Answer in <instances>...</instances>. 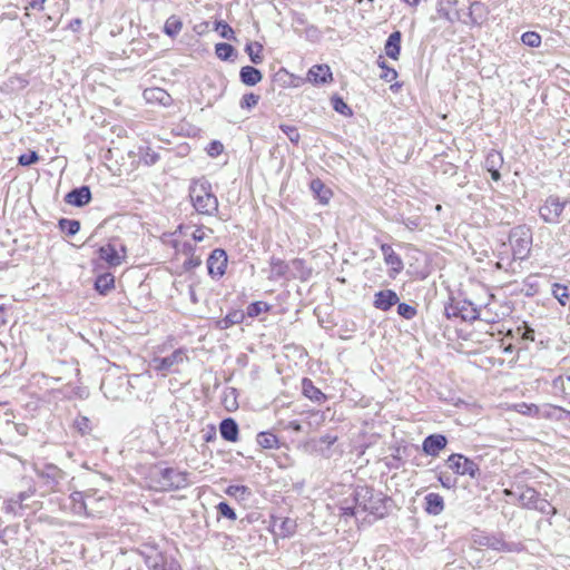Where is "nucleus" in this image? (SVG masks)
<instances>
[{
  "label": "nucleus",
  "instance_id": "nucleus-19",
  "mask_svg": "<svg viewBox=\"0 0 570 570\" xmlns=\"http://www.w3.org/2000/svg\"><path fill=\"white\" fill-rule=\"evenodd\" d=\"M91 199V193L88 186H81L79 188H75L71 191H69L66 197L65 202L67 204L82 207L87 205Z\"/></svg>",
  "mask_w": 570,
  "mask_h": 570
},
{
  "label": "nucleus",
  "instance_id": "nucleus-44",
  "mask_svg": "<svg viewBox=\"0 0 570 570\" xmlns=\"http://www.w3.org/2000/svg\"><path fill=\"white\" fill-rule=\"evenodd\" d=\"M397 314L406 320H412L416 315V309L406 303H399Z\"/></svg>",
  "mask_w": 570,
  "mask_h": 570
},
{
  "label": "nucleus",
  "instance_id": "nucleus-4",
  "mask_svg": "<svg viewBox=\"0 0 570 570\" xmlns=\"http://www.w3.org/2000/svg\"><path fill=\"white\" fill-rule=\"evenodd\" d=\"M157 488L161 491L184 489L189 484L188 473L174 468H164L155 473Z\"/></svg>",
  "mask_w": 570,
  "mask_h": 570
},
{
  "label": "nucleus",
  "instance_id": "nucleus-63",
  "mask_svg": "<svg viewBox=\"0 0 570 570\" xmlns=\"http://www.w3.org/2000/svg\"><path fill=\"white\" fill-rule=\"evenodd\" d=\"M556 406H548L547 410H544L543 412L540 411V414L539 416H543V417H553L554 416V413L557 411H553L552 409H554Z\"/></svg>",
  "mask_w": 570,
  "mask_h": 570
},
{
  "label": "nucleus",
  "instance_id": "nucleus-59",
  "mask_svg": "<svg viewBox=\"0 0 570 570\" xmlns=\"http://www.w3.org/2000/svg\"><path fill=\"white\" fill-rule=\"evenodd\" d=\"M439 481L446 489H451L454 487V480L450 475L440 474Z\"/></svg>",
  "mask_w": 570,
  "mask_h": 570
},
{
  "label": "nucleus",
  "instance_id": "nucleus-45",
  "mask_svg": "<svg viewBox=\"0 0 570 570\" xmlns=\"http://www.w3.org/2000/svg\"><path fill=\"white\" fill-rule=\"evenodd\" d=\"M216 31L219 32L220 37L225 39H233L234 38V30L233 28L226 23L225 21H218L216 22Z\"/></svg>",
  "mask_w": 570,
  "mask_h": 570
},
{
  "label": "nucleus",
  "instance_id": "nucleus-37",
  "mask_svg": "<svg viewBox=\"0 0 570 570\" xmlns=\"http://www.w3.org/2000/svg\"><path fill=\"white\" fill-rule=\"evenodd\" d=\"M522 42L531 48H537L541 43V37L534 31H527L521 37Z\"/></svg>",
  "mask_w": 570,
  "mask_h": 570
},
{
  "label": "nucleus",
  "instance_id": "nucleus-17",
  "mask_svg": "<svg viewBox=\"0 0 570 570\" xmlns=\"http://www.w3.org/2000/svg\"><path fill=\"white\" fill-rule=\"evenodd\" d=\"M484 539H485L484 547H488L495 551L520 552L522 550L521 543L507 542L501 537L488 535V537H484Z\"/></svg>",
  "mask_w": 570,
  "mask_h": 570
},
{
  "label": "nucleus",
  "instance_id": "nucleus-7",
  "mask_svg": "<svg viewBox=\"0 0 570 570\" xmlns=\"http://www.w3.org/2000/svg\"><path fill=\"white\" fill-rule=\"evenodd\" d=\"M567 202H562L558 196L547 197L543 205L539 208L540 217L548 224H559L560 217Z\"/></svg>",
  "mask_w": 570,
  "mask_h": 570
},
{
  "label": "nucleus",
  "instance_id": "nucleus-53",
  "mask_svg": "<svg viewBox=\"0 0 570 570\" xmlns=\"http://www.w3.org/2000/svg\"><path fill=\"white\" fill-rule=\"evenodd\" d=\"M438 14H439L441 18H443V19H445L446 21H449V22H453V21H454V19H453V17L451 16V13H450L449 9H448V8H445V7L442 4V2H439V4H438Z\"/></svg>",
  "mask_w": 570,
  "mask_h": 570
},
{
  "label": "nucleus",
  "instance_id": "nucleus-28",
  "mask_svg": "<svg viewBox=\"0 0 570 570\" xmlns=\"http://www.w3.org/2000/svg\"><path fill=\"white\" fill-rule=\"evenodd\" d=\"M256 441L263 449H277L279 443L277 436L272 432H259Z\"/></svg>",
  "mask_w": 570,
  "mask_h": 570
},
{
  "label": "nucleus",
  "instance_id": "nucleus-47",
  "mask_svg": "<svg viewBox=\"0 0 570 570\" xmlns=\"http://www.w3.org/2000/svg\"><path fill=\"white\" fill-rule=\"evenodd\" d=\"M38 160H39V156H38V154L36 151H30V153H27V154H22L18 158V163L21 166H30L32 164H36Z\"/></svg>",
  "mask_w": 570,
  "mask_h": 570
},
{
  "label": "nucleus",
  "instance_id": "nucleus-35",
  "mask_svg": "<svg viewBox=\"0 0 570 570\" xmlns=\"http://www.w3.org/2000/svg\"><path fill=\"white\" fill-rule=\"evenodd\" d=\"M502 164L503 158L501 154L497 150H491L485 157L484 167L487 168V170H490L494 168H500Z\"/></svg>",
  "mask_w": 570,
  "mask_h": 570
},
{
  "label": "nucleus",
  "instance_id": "nucleus-48",
  "mask_svg": "<svg viewBox=\"0 0 570 570\" xmlns=\"http://www.w3.org/2000/svg\"><path fill=\"white\" fill-rule=\"evenodd\" d=\"M217 510L218 513L226 519L234 521L237 518L235 511L226 502L218 503Z\"/></svg>",
  "mask_w": 570,
  "mask_h": 570
},
{
  "label": "nucleus",
  "instance_id": "nucleus-1",
  "mask_svg": "<svg viewBox=\"0 0 570 570\" xmlns=\"http://www.w3.org/2000/svg\"><path fill=\"white\" fill-rule=\"evenodd\" d=\"M386 498L368 487H357L351 500L346 499L341 504V513L345 518H356L367 512L377 518L386 514Z\"/></svg>",
  "mask_w": 570,
  "mask_h": 570
},
{
  "label": "nucleus",
  "instance_id": "nucleus-26",
  "mask_svg": "<svg viewBox=\"0 0 570 570\" xmlns=\"http://www.w3.org/2000/svg\"><path fill=\"white\" fill-rule=\"evenodd\" d=\"M115 286V277L110 273L99 275L95 282V288L100 294H107Z\"/></svg>",
  "mask_w": 570,
  "mask_h": 570
},
{
  "label": "nucleus",
  "instance_id": "nucleus-29",
  "mask_svg": "<svg viewBox=\"0 0 570 570\" xmlns=\"http://www.w3.org/2000/svg\"><path fill=\"white\" fill-rule=\"evenodd\" d=\"M288 269L287 264L276 257H272L271 259V275L269 278L272 279H278L286 275Z\"/></svg>",
  "mask_w": 570,
  "mask_h": 570
},
{
  "label": "nucleus",
  "instance_id": "nucleus-57",
  "mask_svg": "<svg viewBox=\"0 0 570 570\" xmlns=\"http://www.w3.org/2000/svg\"><path fill=\"white\" fill-rule=\"evenodd\" d=\"M28 498H29V494L27 492L18 493L16 499H10L8 501V509H11V504H21Z\"/></svg>",
  "mask_w": 570,
  "mask_h": 570
},
{
  "label": "nucleus",
  "instance_id": "nucleus-16",
  "mask_svg": "<svg viewBox=\"0 0 570 570\" xmlns=\"http://www.w3.org/2000/svg\"><path fill=\"white\" fill-rule=\"evenodd\" d=\"M307 80L313 85H324L333 80L331 68L327 65H314L307 72Z\"/></svg>",
  "mask_w": 570,
  "mask_h": 570
},
{
  "label": "nucleus",
  "instance_id": "nucleus-64",
  "mask_svg": "<svg viewBox=\"0 0 570 570\" xmlns=\"http://www.w3.org/2000/svg\"><path fill=\"white\" fill-rule=\"evenodd\" d=\"M499 169H500V168H494V169H490V170H488V171L491 174V178H492L494 181H498V180H500V178H501V175H500Z\"/></svg>",
  "mask_w": 570,
  "mask_h": 570
},
{
  "label": "nucleus",
  "instance_id": "nucleus-8",
  "mask_svg": "<svg viewBox=\"0 0 570 570\" xmlns=\"http://www.w3.org/2000/svg\"><path fill=\"white\" fill-rule=\"evenodd\" d=\"M448 466L459 475H469L475 479L479 475V465L470 460L469 458L454 453L451 454L446 460Z\"/></svg>",
  "mask_w": 570,
  "mask_h": 570
},
{
  "label": "nucleus",
  "instance_id": "nucleus-50",
  "mask_svg": "<svg viewBox=\"0 0 570 570\" xmlns=\"http://www.w3.org/2000/svg\"><path fill=\"white\" fill-rule=\"evenodd\" d=\"M295 528H296V523L292 519H285L281 525L283 535H291L292 533H294Z\"/></svg>",
  "mask_w": 570,
  "mask_h": 570
},
{
  "label": "nucleus",
  "instance_id": "nucleus-6",
  "mask_svg": "<svg viewBox=\"0 0 570 570\" xmlns=\"http://www.w3.org/2000/svg\"><path fill=\"white\" fill-rule=\"evenodd\" d=\"M186 361H188L186 351L178 348L168 356L154 357L151 365L155 371L161 372L163 375H166L169 372H176L177 367Z\"/></svg>",
  "mask_w": 570,
  "mask_h": 570
},
{
  "label": "nucleus",
  "instance_id": "nucleus-39",
  "mask_svg": "<svg viewBox=\"0 0 570 570\" xmlns=\"http://www.w3.org/2000/svg\"><path fill=\"white\" fill-rule=\"evenodd\" d=\"M281 130L287 136V138L295 145L298 144L301 139V135L298 132V129L295 126L291 125H281Z\"/></svg>",
  "mask_w": 570,
  "mask_h": 570
},
{
  "label": "nucleus",
  "instance_id": "nucleus-56",
  "mask_svg": "<svg viewBox=\"0 0 570 570\" xmlns=\"http://www.w3.org/2000/svg\"><path fill=\"white\" fill-rule=\"evenodd\" d=\"M76 426L82 433L89 430V420L86 416L78 417L76 420Z\"/></svg>",
  "mask_w": 570,
  "mask_h": 570
},
{
  "label": "nucleus",
  "instance_id": "nucleus-33",
  "mask_svg": "<svg viewBox=\"0 0 570 570\" xmlns=\"http://www.w3.org/2000/svg\"><path fill=\"white\" fill-rule=\"evenodd\" d=\"M377 66L383 70V72L380 75L381 79L391 82L397 78V72L394 68H391L386 65L385 59L380 56L377 58Z\"/></svg>",
  "mask_w": 570,
  "mask_h": 570
},
{
  "label": "nucleus",
  "instance_id": "nucleus-13",
  "mask_svg": "<svg viewBox=\"0 0 570 570\" xmlns=\"http://www.w3.org/2000/svg\"><path fill=\"white\" fill-rule=\"evenodd\" d=\"M503 493L505 497H515L519 503L527 509H533V505H535L540 499V494L530 487L521 488L519 492L505 489Z\"/></svg>",
  "mask_w": 570,
  "mask_h": 570
},
{
  "label": "nucleus",
  "instance_id": "nucleus-31",
  "mask_svg": "<svg viewBox=\"0 0 570 570\" xmlns=\"http://www.w3.org/2000/svg\"><path fill=\"white\" fill-rule=\"evenodd\" d=\"M245 51L249 56V59L253 63L259 65L263 62V46L259 42L247 43Z\"/></svg>",
  "mask_w": 570,
  "mask_h": 570
},
{
  "label": "nucleus",
  "instance_id": "nucleus-23",
  "mask_svg": "<svg viewBox=\"0 0 570 570\" xmlns=\"http://www.w3.org/2000/svg\"><path fill=\"white\" fill-rule=\"evenodd\" d=\"M401 38L402 35L400 31L392 32L384 46V51L387 57H390L393 60H397L401 52Z\"/></svg>",
  "mask_w": 570,
  "mask_h": 570
},
{
  "label": "nucleus",
  "instance_id": "nucleus-54",
  "mask_svg": "<svg viewBox=\"0 0 570 570\" xmlns=\"http://www.w3.org/2000/svg\"><path fill=\"white\" fill-rule=\"evenodd\" d=\"M336 441H337V436L336 435L326 434V435L321 436L317 442H318V444L325 445L328 449Z\"/></svg>",
  "mask_w": 570,
  "mask_h": 570
},
{
  "label": "nucleus",
  "instance_id": "nucleus-61",
  "mask_svg": "<svg viewBox=\"0 0 570 570\" xmlns=\"http://www.w3.org/2000/svg\"><path fill=\"white\" fill-rule=\"evenodd\" d=\"M191 238L195 240V242H203L205 239V232L203 228H197L196 230L193 232L191 234Z\"/></svg>",
  "mask_w": 570,
  "mask_h": 570
},
{
  "label": "nucleus",
  "instance_id": "nucleus-43",
  "mask_svg": "<svg viewBox=\"0 0 570 570\" xmlns=\"http://www.w3.org/2000/svg\"><path fill=\"white\" fill-rule=\"evenodd\" d=\"M553 296L559 301L561 305H566V299L568 298V288L561 284H553L552 287Z\"/></svg>",
  "mask_w": 570,
  "mask_h": 570
},
{
  "label": "nucleus",
  "instance_id": "nucleus-27",
  "mask_svg": "<svg viewBox=\"0 0 570 570\" xmlns=\"http://www.w3.org/2000/svg\"><path fill=\"white\" fill-rule=\"evenodd\" d=\"M245 318V314L240 309L229 312L223 320L218 321V326L222 330H227L233 325L240 324Z\"/></svg>",
  "mask_w": 570,
  "mask_h": 570
},
{
  "label": "nucleus",
  "instance_id": "nucleus-46",
  "mask_svg": "<svg viewBox=\"0 0 570 570\" xmlns=\"http://www.w3.org/2000/svg\"><path fill=\"white\" fill-rule=\"evenodd\" d=\"M265 311H267V304L263 302H254L247 306V315L249 317H256Z\"/></svg>",
  "mask_w": 570,
  "mask_h": 570
},
{
  "label": "nucleus",
  "instance_id": "nucleus-3",
  "mask_svg": "<svg viewBox=\"0 0 570 570\" xmlns=\"http://www.w3.org/2000/svg\"><path fill=\"white\" fill-rule=\"evenodd\" d=\"M509 242L514 259L522 261L527 258L532 245L531 229L525 225L513 227L509 235Z\"/></svg>",
  "mask_w": 570,
  "mask_h": 570
},
{
  "label": "nucleus",
  "instance_id": "nucleus-15",
  "mask_svg": "<svg viewBox=\"0 0 570 570\" xmlns=\"http://www.w3.org/2000/svg\"><path fill=\"white\" fill-rule=\"evenodd\" d=\"M446 444L448 440L444 435L431 434L424 439L422 450L426 455L438 456Z\"/></svg>",
  "mask_w": 570,
  "mask_h": 570
},
{
  "label": "nucleus",
  "instance_id": "nucleus-11",
  "mask_svg": "<svg viewBox=\"0 0 570 570\" xmlns=\"http://www.w3.org/2000/svg\"><path fill=\"white\" fill-rule=\"evenodd\" d=\"M227 267V255L224 249L216 248L207 259L208 274L212 277L219 278L225 274Z\"/></svg>",
  "mask_w": 570,
  "mask_h": 570
},
{
  "label": "nucleus",
  "instance_id": "nucleus-34",
  "mask_svg": "<svg viewBox=\"0 0 570 570\" xmlns=\"http://www.w3.org/2000/svg\"><path fill=\"white\" fill-rule=\"evenodd\" d=\"M226 493L230 497H234L236 499H239V500H247L252 492L249 490L248 487L246 485H236V484H233V485H229L227 489H226Z\"/></svg>",
  "mask_w": 570,
  "mask_h": 570
},
{
  "label": "nucleus",
  "instance_id": "nucleus-30",
  "mask_svg": "<svg viewBox=\"0 0 570 570\" xmlns=\"http://www.w3.org/2000/svg\"><path fill=\"white\" fill-rule=\"evenodd\" d=\"M183 29V22L177 16H170L164 26V32L170 38H175Z\"/></svg>",
  "mask_w": 570,
  "mask_h": 570
},
{
  "label": "nucleus",
  "instance_id": "nucleus-62",
  "mask_svg": "<svg viewBox=\"0 0 570 570\" xmlns=\"http://www.w3.org/2000/svg\"><path fill=\"white\" fill-rule=\"evenodd\" d=\"M404 225H405L409 229L413 230V229L417 228V226H419V222H417V219H416V218H407L406 220H404Z\"/></svg>",
  "mask_w": 570,
  "mask_h": 570
},
{
  "label": "nucleus",
  "instance_id": "nucleus-49",
  "mask_svg": "<svg viewBox=\"0 0 570 570\" xmlns=\"http://www.w3.org/2000/svg\"><path fill=\"white\" fill-rule=\"evenodd\" d=\"M207 154L210 156V157H217L219 156L223 150H224V146L220 141L218 140H213L208 147H207Z\"/></svg>",
  "mask_w": 570,
  "mask_h": 570
},
{
  "label": "nucleus",
  "instance_id": "nucleus-55",
  "mask_svg": "<svg viewBox=\"0 0 570 570\" xmlns=\"http://www.w3.org/2000/svg\"><path fill=\"white\" fill-rule=\"evenodd\" d=\"M27 1H28V6L26 7V9H35V10H39V11H42L45 9L46 0H27Z\"/></svg>",
  "mask_w": 570,
  "mask_h": 570
},
{
  "label": "nucleus",
  "instance_id": "nucleus-41",
  "mask_svg": "<svg viewBox=\"0 0 570 570\" xmlns=\"http://www.w3.org/2000/svg\"><path fill=\"white\" fill-rule=\"evenodd\" d=\"M533 510H538L547 515H553L557 513L556 508H553L546 499L542 498H540L535 505H533Z\"/></svg>",
  "mask_w": 570,
  "mask_h": 570
},
{
  "label": "nucleus",
  "instance_id": "nucleus-52",
  "mask_svg": "<svg viewBox=\"0 0 570 570\" xmlns=\"http://www.w3.org/2000/svg\"><path fill=\"white\" fill-rule=\"evenodd\" d=\"M174 246H175V248H177V250L181 252L186 256L194 255V250H195L194 245L188 242L183 243L180 245V247H178V244L175 242Z\"/></svg>",
  "mask_w": 570,
  "mask_h": 570
},
{
  "label": "nucleus",
  "instance_id": "nucleus-9",
  "mask_svg": "<svg viewBox=\"0 0 570 570\" xmlns=\"http://www.w3.org/2000/svg\"><path fill=\"white\" fill-rule=\"evenodd\" d=\"M145 562L149 570H181L180 564L173 556L158 550L147 554Z\"/></svg>",
  "mask_w": 570,
  "mask_h": 570
},
{
  "label": "nucleus",
  "instance_id": "nucleus-60",
  "mask_svg": "<svg viewBox=\"0 0 570 570\" xmlns=\"http://www.w3.org/2000/svg\"><path fill=\"white\" fill-rule=\"evenodd\" d=\"M312 189L320 195L322 199H326L325 195H321V190L323 189V184L321 180H313L311 184Z\"/></svg>",
  "mask_w": 570,
  "mask_h": 570
},
{
  "label": "nucleus",
  "instance_id": "nucleus-42",
  "mask_svg": "<svg viewBox=\"0 0 570 570\" xmlns=\"http://www.w3.org/2000/svg\"><path fill=\"white\" fill-rule=\"evenodd\" d=\"M258 101H259V96L250 92V94H246L243 96L239 105H240L242 109L249 110V109L254 108L258 104Z\"/></svg>",
  "mask_w": 570,
  "mask_h": 570
},
{
  "label": "nucleus",
  "instance_id": "nucleus-2",
  "mask_svg": "<svg viewBox=\"0 0 570 570\" xmlns=\"http://www.w3.org/2000/svg\"><path fill=\"white\" fill-rule=\"evenodd\" d=\"M194 208L200 215L214 216L218 213V199L206 180H195L189 187Z\"/></svg>",
  "mask_w": 570,
  "mask_h": 570
},
{
  "label": "nucleus",
  "instance_id": "nucleus-24",
  "mask_svg": "<svg viewBox=\"0 0 570 570\" xmlns=\"http://www.w3.org/2000/svg\"><path fill=\"white\" fill-rule=\"evenodd\" d=\"M239 78L244 85L255 86L262 80L263 75L255 67L245 66L240 69Z\"/></svg>",
  "mask_w": 570,
  "mask_h": 570
},
{
  "label": "nucleus",
  "instance_id": "nucleus-51",
  "mask_svg": "<svg viewBox=\"0 0 570 570\" xmlns=\"http://www.w3.org/2000/svg\"><path fill=\"white\" fill-rule=\"evenodd\" d=\"M107 502L108 500L105 499L104 497H97V492L95 491V498L91 499V508L92 509H101V512L102 513L106 509H107Z\"/></svg>",
  "mask_w": 570,
  "mask_h": 570
},
{
  "label": "nucleus",
  "instance_id": "nucleus-21",
  "mask_svg": "<svg viewBox=\"0 0 570 570\" xmlns=\"http://www.w3.org/2000/svg\"><path fill=\"white\" fill-rule=\"evenodd\" d=\"M144 98L147 102L159 104L164 107L170 106L171 104L170 95L166 90L158 87L146 89L144 91Z\"/></svg>",
  "mask_w": 570,
  "mask_h": 570
},
{
  "label": "nucleus",
  "instance_id": "nucleus-12",
  "mask_svg": "<svg viewBox=\"0 0 570 570\" xmlns=\"http://www.w3.org/2000/svg\"><path fill=\"white\" fill-rule=\"evenodd\" d=\"M37 475L45 480L46 484L53 489L62 479L65 472L55 464H43L42 466H35Z\"/></svg>",
  "mask_w": 570,
  "mask_h": 570
},
{
  "label": "nucleus",
  "instance_id": "nucleus-25",
  "mask_svg": "<svg viewBox=\"0 0 570 570\" xmlns=\"http://www.w3.org/2000/svg\"><path fill=\"white\" fill-rule=\"evenodd\" d=\"M303 394L312 401L322 402L326 399L325 394L314 386L309 379H303L302 382Z\"/></svg>",
  "mask_w": 570,
  "mask_h": 570
},
{
  "label": "nucleus",
  "instance_id": "nucleus-58",
  "mask_svg": "<svg viewBox=\"0 0 570 570\" xmlns=\"http://www.w3.org/2000/svg\"><path fill=\"white\" fill-rule=\"evenodd\" d=\"M480 316V311L475 307H472L470 311H466L465 314H462V318L465 321H475Z\"/></svg>",
  "mask_w": 570,
  "mask_h": 570
},
{
  "label": "nucleus",
  "instance_id": "nucleus-5",
  "mask_svg": "<svg viewBox=\"0 0 570 570\" xmlns=\"http://www.w3.org/2000/svg\"><path fill=\"white\" fill-rule=\"evenodd\" d=\"M99 258L109 266L121 265L127 255L126 246L117 238L110 239L106 245L98 249Z\"/></svg>",
  "mask_w": 570,
  "mask_h": 570
},
{
  "label": "nucleus",
  "instance_id": "nucleus-36",
  "mask_svg": "<svg viewBox=\"0 0 570 570\" xmlns=\"http://www.w3.org/2000/svg\"><path fill=\"white\" fill-rule=\"evenodd\" d=\"M216 56L222 60H228L235 55V49L232 45L220 42L215 46Z\"/></svg>",
  "mask_w": 570,
  "mask_h": 570
},
{
  "label": "nucleus",
  "instance_id": "nucleus-22",
  "mask_svg": "<svg viewBox=\"0 0 570 570\" xmlns=\"http://www.w3.org/2000/svg\"><path fill=\"white\" fill-rule=\"evenodd\" d=\"M219 432L224 440L236 442L238 440V425L232 417L224 419L219 424Z\"/></svg>",
  "mask_w": 570,
  "mask_h": 570
},
{
  "label": "nucleus",
  "instance_id": "nucleus-40",
  "mask_svg": "<svg viewBox=\"0 0 570 570\" xmlns=\"http://www.w3.org/2000/svg\"><path fill=\"white\" fill-rule=\"evenodd\" d=\"M332 105L335 111L340 112L344 116L352 115V109L347 106V104L341 97H333Z\"/></svg>",
  "mask_w": 570,
  "mask_h": 570
},
{
  "label": "nucleus",
  "instance_id": "nucleus-32",
  "mask_svg": "<svg viewBox=\"0 0 570 570\" xmlns=\"http://www.w3.org/2000/svg\"><path fill=\"white\" fill-rule=\"evenodd\" d=\"M59 228L68 236H73L79 232L80 223L76 219L61 218L59 220Z\"/></svg>",
  "mask_w": 570,
  "mask_h": 570
},
{
  "label": "nucleus",
  "instance_id": "nucleus-14",
  "mask_svg": "<svg viewBox=\"0 0 570 570\" xmlns=\"http://www.w3.org/2000/svg\"><path fill=\"white\" fill-rule=\"evenodd\" d=\"M381 252L383 254L385 264L391 267L389 275L394 278L396 275H399L403 271V268H404L403 261H402L401 256L399 254H396L394 252V249L392 248V246L389 244H382Z\"/></svg>",
  "mask_w": 570,
  "mask_h": 570
},
{
  "label": "nucleus",
  "instance_id": "nucleus-38",
  "mask_svg": "<svg viewBox=\"0 0 570 570\" xmlns=\"http://www.w3.org/2000/svg\"><path fill=\"white\" fill-rule=\"evenodd\" d=\"M517 411L521 414L529 415V416H539L540 409L535 404H528V403H520L515 405Z\"/></svg>",
  "mask_w": 570,
  "mask_h": 570
},
{
  "label": "nucleus",
  "instance_id": "nucleus-20",
  "mask_svg": "<svg viewBox=\"0 0 570 570\" xmlns=\"http://www.w3.org/2000/svg\"><path fill=\"white\" fill-rule=\"evenodd\" d=\"M444 499L439 493L430 492L424 497V511L430 515H439L444 511Z\"/></svg>",
  "mask_w": 570,
  "mask_h": 570
},
{
  "label": "nucleus",
  "instance_id": "nucleus-18",
  "mask_svg": "<svg viewBox=\"0 0 570 570\" xmlns=\"http://www.w3.org/2000/svg\"><path fill=\"white\" fill-rule=\"evenodd\" d=\"M399 303L397 294L392 289H384L375 293L374 306L381 311H389L392 306Z\"/></svg>",
  "mask_w": 570,
  "mask_h": 570
},
{
  "label": "nucleus",
  "instance_id": "nucleus-10",
  "mask_svg": "<svg viewBox=\"0 0 570 570\" xmlns=\"http://www.w3.org/2000/svg\"><path fill=\"white\" fill-rule=\"evenodd\" d=\"M95 498V491L90 490L87 492L75 491L70 494L72 502V511L76 514L95 515L100 513L101 509L91 508V499Z\"/></svg>",
  "mask_w": 570,
  "mask_h": 570
}]
</instances>
